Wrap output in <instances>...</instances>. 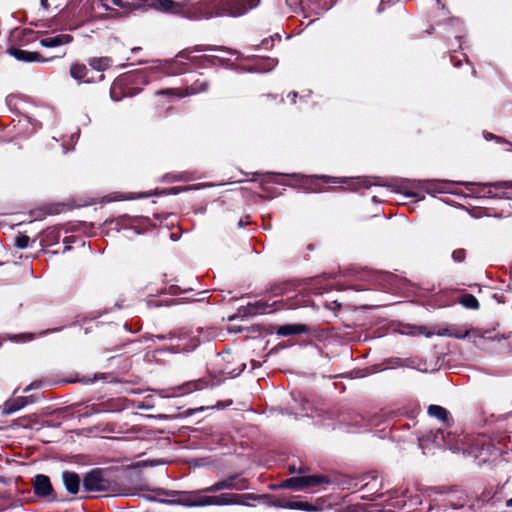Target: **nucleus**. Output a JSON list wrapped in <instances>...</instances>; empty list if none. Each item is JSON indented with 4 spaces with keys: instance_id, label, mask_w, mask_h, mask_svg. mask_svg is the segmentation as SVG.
I'll return each mask as SVG.
<instances>
[{
    "instance_id": "obj_1",
    "label": "nucleus",
    "mask_w": 512,
    "mask_h": 512,
    "mask_svg": "<svg viewBox=\"0 0 512 512\" xmlns=\"http://www.w3.org/2000/svg\"><path fill=\"white\" fill-rule=\"evenodd\" d=\"M83 487L87 492H118V483L112 473L104 469H93L83 478Z\"/></svg>"
},
{
    "instance_id": "obj_2",
    "label": "nucleus",
    "mask_w": 512,
    "mask_h": 512,
    "mask_svg": "<svg viewBox=\"0 0 512 512\" xmlns=\"http://www.w3.org/2000/svg\"><path fill=\"white\" fill-rule=\"evenodd\" d=\"M249 489V482L239 474L231 475L221 481L215 482L209 487L203 489L206 493H215L221 490L242 491Z\"/></svg>"
},
{
    "instance_id": "obj_3",
    "label": "nucleus",
    "mask_w": 512,
    "mask_h": 512,
    "mask_svg": "<svg viewBox=\"0 0 512 512\" xmlns=\"http://www.w3.org/2000/svg\"><path fill=\"white\" fill-rule=\"evenodd\" d=\"M429 443L439 448L448 447L452 449L450 434H445V432L441 429H437L435 432L431 431L419 438V446L421 449H428Z\"/></svg>"
},
{
    "instance_id": "obj_4",
    "label": "nucleus",
    "mask_w": 512,
    "mask_h": 512,
    "mask_svg": "<svg viewBox=\"0 0 512 512\" xmlns=\"http://www.w3.org/2000/svg\"><path fill=\"white\" fill-rule=\"evenodd\" d=\"M412 189H423L427 193H445L447 192L444 183L436 180L412 181L410 183ZM407 197H419V193L415 190L405 191Z\"/></svg>"
},
{
    "instance_id": "obj_5",
    "label": "nucleus",
    "mask_w": 512,
    "mask_h": 512,
    "mask_svg": "<svg viewBox=\"0 0 512 512\" xmlns=\"http://www.w3.org/2000/svg\"><path fill=\"white\" fill-rule=\"evenodd\" d=\"M202 493L206 492L203 491V489L199 491L181 492L177 500H175V503L186 507L208 506V496H204Z\"/></svg>"
},
{
    "instance_id": "obj_6",
    "label": "nucleus",
    "mask_w": 512,
    "mask_h": 512,
    "mask_svg": "<svg viewBox=\"0 0 512 512\" xmlns=\"http://www.w3.org/2000/svg\"><path fill=\"white\" fill-rule=\"evenodd\" d=\"M249 495H240L235 493H222L219 495L208 496V506H228V505H244V498Z\"/></svg>"
},
{
    "instance_id": "obj_7",
    "label": "nucleus",
    "mask_w": 512,
    "mask_h": 512,
    "mask_svg": "<svg viewBox=\"0 0 512 512\" xmlns=\"http://www.w3.org/2000/svg\"><path fill=\"white\" fill-rule=\"evenodd\" d=\"M174 338V335L169 336V339ZM176 339L178 342L173 346V351L176 353L192 351L199 344V341L195 336H187L186 334H181L176 337Z\"/></svg>"
},
{
    "instance_id": "obj_8",
    "label": "nucleus",
    "mask_w": 512,
    "mask_h": 512,
    "mask_svg": "<svg viewBox=\"0 0 512 512\" xmlns=\"http://www.w3.org/2000/svg\"><path fill=\"white\" fill-rule=\"evenodd\" d=\"M148 6L156 11L171 14H180L183 10L182 5L174 0H152Z\"/></svg>"
},
{
    "instance_id": "obj_9",
    "label": "nucleus",
    "mask_w": 512,
    "mask_h": 512,
    "mask_svg": "<svg viewBox=\"0 0 512 512\" xmlns=\"http://www.w3.org/2000/svg\"><path fill=\"white\" fill-rule=\"evenodd\" d=\"M34 492L39 497H47L52 492L50 479L46 475L39 474L33 480Z\"/></svg>"
},
{
    "instance_id": "obj_10",
    "label": "nucleus",
    "mask_w": 512,
    "mask_h": 512,
    "mask_svg": "<svg viewBox=\"0 0 512 512\" xmlns=\"http://www.w3.org/2000/svg\"><path fill=\"white\" fill-rule=\"evenodd\" d=\"M73 40L69 34H57L53 36L43 37L39 40V44L46 48H55L71 43Z\"/></svg>"
},
{
    "instance_id": "obj_11",
    "label": "nucleus",
    "mask_w": 512,
    "mask_h": 512,
    "mask_svg": "<svg viewBox=\"0 0 512 512\" xmlns=\"http://www.w3.org/2000/svg\"><path fill=\"white\" fill-rule=\"evenodd\" d=\"M208 88V84L206 82L200 83L198 86V83L196 82L194 85H192L190 88L186 90L185 93H181L178 89H167V90H160L157 92V95H173L176 97H185L188 95L197 94L199 92H204Z\"/></svg>"
},
{
    "instance_id": "obj_12",
    "label": "nucleus",
    "mask_w": 512,
    "mask_h": 512,
    "mask_svg": "<svg viewBox=\"0 0 512 512\" xmlns=\"http://www.w3.org/2000/svg\"><path fill=\"white\" fill-rule=\"evenodd\" d=\"M9 54L19 61L23 62H40L44 61L37 52H30L19 48L9 49Z\"/></svg>"
},
{
    "instance_id": "obj_13",
    "label": "nucleus",
    "mask_w": 512,
    "mask_h": 512,
    "mask_svg": "<svg viewBox=\"0 0 512 512\" xmlns=\"http://www.w3.org/2000/svg\"><path fill=\"white\" fill-rule=\"evenodd\" d=\"M260 0H247V2H234L230 7V15L234 17L242 16L249 10L257 7Z\"/></svg>"
},
{
    "instance_id": "obj_14",
    "label": "nucleus",
    "mask_w": 512,
    "mask_h": 512,
    "mask_svg": "<svg viewBox=\"0 0 512 512\" xmlns=\"http://www.w3.org/2000/svg\"><path fill=\"white\" fill-rule=\"evenodd\" d=\"M31 397H18L16 399H12L6 401L3 407V413L6 415H10L14 412L19 411L24 408L28 403H31Z\"/></svg>"
},
{
    "instance_id": "obj_15",
    "label": "nucleus",
    "mask_w": 512,
    "mask_h": 512,
    "mask_svg": "<svg viewBox=\"0 0 512 512\" xmlns=\"http://www.w3.org/2000/svg\"><path fill=\"white\" fill-rule=\"evenodd\" d=\"M62 480L69 493L76 494L79 491L80 478L76 473L65 471L62 474Z\"/></svg>"
},
{
    "instance_id": "obj_16",
    "label": "nucleus",
    "mask_w": 512,
    "mask_h": 512,
    "mask_svg": "<svg viewBox=\"0 0 512 512\" xmlns=\"http://www.w3.org/2000/svg\"><path fill=\"white\" fill-rule=\"evenodd\" d=\"M306 331V327L304 325H296V324H286L279 326L277 328V335L279 336H289L300 334Z\"/></svg>"
},
{
    "instance_id": "obj_17",
    "label": "nucleus",
    "mask_w": 512,
    "mask_h": 512,
    "mask_svg": "<svg viewBox=\"0 0 512 512\" xmlns=\"http://www.w3.org/2000/svg\"><path fill=\"white\" fill-rule=\"evenodd\" d=\"M88 74V69L84 64H73L70 67V75L73 79L77 81H83L85 83H89L90 80L86 79V76Z\"/></svg>"
},
{
    "instance_id": "obj_18",
    "label": "nucleus",
    "mask_w": 512,
    "mask_h": 512,
    "mask_svg": "<svg viewBox=\"0 0 512 512\" xmlns=\"http://www.w3.org/2000/svg\"><path fill=\"white\" fill-rule=\"evenodd\" d=\"M284 509H292V510H303V511H313L314 506L308 502L304 501H286L285 503L278 505Z\"/></svg>"
},
{
    "instance_id": "obj_19",
    "label": "nucleus",
    "mask_w": 512,
    "mask_h": 512,
    "mask_svg": "<svg viewBox=\"0 0 512 512\" xmlns=\"http://www.w3.org/2000/svg\"><path fill=\"white\" fill-rule=\"evenodd\" d=\"M112 64V60L109 57H94L89 60V65L92 69L103 72L109 68Z\"/></svg>"
},
{
    "instance_id": "obj_20",
    "label": "nucleus",
    "mask_w": 512,
    "mask_h": 512,
    "mask_svg": "<svg viewBox=\"0 0 512 512\" xmlns=\"http://www.w3.org/2000/svg\"><path fill=\"white\" fill-rule=\"evenodd\" d=\"M428 414L442 422L448 420V411L439 405H430L428 407Z\"/></svg>"
},
{
    "instance_id": "obj_21",
    "label": "nucleus",
    "mask_w": 512,
    "mask_h": 512,
    "mask_svg": "<svg viewBox=\"0 0 512 512\" xmlns=\"http://www.w3.org/2000/svg\"><path fill=\"white\" fill-rule=\"evenodd\" d=\"M302 482H304V489L309 487H314L320 485L322 483H327L328 480L324 476L311 475V476H302Z\"/></svg>"
},
{
    "instance_id": "obj_22",
    "label": "nucleus",
    "mask_w": 512,
    "mask_h": 512,
    "mask_svg": "<svg viewBox=\"0 0 512 512\" xmlns=\"http://www.w3.org/2000/svg\"><path fill=\"white\" fill-rule=\"evenodd\" d=\"M281 486L296 491L304 490V482H302V476L286 479Z\"/></svg>"
},
{
    "instance_id": "obj_23",
    "label": "nucleus",
    "mask_w": 512,
    "mask_h": 512,
    "mask_svg": "<svg viewBox=\"0 0 512 512\" xmlns=\"http://www.w3.org/2000/svg\"><path fill=\"white\" fill-rule=\"evenodd\" d=\"M414 333H417V334H425L426 337H431L432 335L436 334L438 336H447V337H451V334H452V326L451 327H446V328H440L438 331L436 332H425V327H417L416 328V331Z\"/></svg>"
},
{
    "instance_id": "obj_24",
    "label": "nucleus",
    "mask_w": 512,
    "mask_h": 512,
    "mask_svg": "<svg viewBox=\"0 0 512 512\" xmlns=\"http://www.w3.org/2000/svg\"><path fill=\"white\" fill-rule=\"evenodd\" d=\"M461 304L469 309H478L479 308V302L475 296L472 294H466L461 299Z\"/></svg>"
},
{
    "instance_id": "obj_25",
    "label": "nucleus",
    "mask_w": 512,
    "mask_h": 512,
    "mask_svg": "<svg viewBox=\"0 0 512 512\" xmlns=\"http://www.w3.org/2000/svg\"><path fill=\"white\" fill-rule=\"evenodd\" d=\"M121 88H122V80L119 79L113 83L110 89V96L113 101H119L121 99Z\"/></svg>"
},
{
    "instance_id": "obj_26",
    "label": "nucleus",
    "mask_w": 512,
    "mask_h": 512,
    "mask_svg": "<svg viewBox=\"0 0 512 512\" xmlns=\"http://www.w3.org/2000/svg\"><path fill=\"white\" fill-rule=\"evenodd\" d=\"M469 333L470 331L468 329L452 326L451 337L456 339H465L469 335Z\"/></svg>"
},
{
    "instance_id": "obj_27",
    "label": "nucleus",
    "mask_w": 512,
    "mask_h": 512,
    "mask_svg": "<svg viewBox=\"0 0 512 512\" xmlns=\"http://www.w3.org/2000/svg\"><path fill=\"white\" fill-rule=\"evenodd\" d=\"M342 422H344L347 426L361 427L362 423L364 422V417L359 414H355L351 416L350 422H348L346 419H343Z\"/></svg>"
},
{
    "instance_id": "obj_28",
    "label": "nucleus",
    "mask_w": 512,
    "mask_h": 512,
    "mask_svg": "<svg viewBox=\"0 0 512 512\" xmlns=\"http://www.w3.org/2000/svg\"><path fill=\"white\" fill-rule=\"evenodd\" d=\"M29 237L26 235H19L15 238V245L20 249H25L29 245Z\"/></svg>"
},
{
    "instance_id": "obj_29",
    "label": "nucleus",
    "mask_w": 512,
    "mask_h": 512,
    "mask_svg": "<svg viewBox=\"0 0 512 512\" xmlns=\"http://www.w3.org/2000/svg\"><path fill=\"white\" fill-rule=\"evenodd\" d=\"M355 181L359 186H363L366 188L377 184L372 178L368 177H358L355 179Z\"/></svg>"
},
{
    "instance_id": "obj_30",
    "label": "nucleus",
    "mask_w": 512,
    "mask_h": 512,
    "mask_svg": "<svg viewBox=\"0 0 512 512\" xmlns=\"http://www.w3.org/2000/svg\"><path fill=\"white\" fill-rule=\"evenodd\" d=\"M485 186L494 187L495 189H511L512 188V182L500 181V182H494V183H490V184H485Z\"/></svg>"
},
{
    "instance_id": "obj_31",
    "label": "nucleus",
    "mask_w": 512,
    "mask_h": 512,
    "mask_svg": "<svg viewBox=\"0 0 512 512\" xmlns=\"http://www.w3.org/2000/svg\"><path fill=\"white\" fill-rule=\"evenodd\" d=\"M465 256H466V253H465V250H463V249L454 250L453 253H452V259L455 262H462V261H464Z\"/></svg>"
},
{
    "instance_id": "obj_32",
    "label": "nucleus",
    "mask_w": 512,
    "mask_h": 512,
    "mask_svg": "<svg viewBox=\"0 0 512 512\" xmlns=\"http://www.w3.org/2000/svg\"><path fill=\"white\" fill-rule=\"evenodd\" d=\"M265 63H266V66L264 68H261L260 70H262V71H270V70H272L276 66L277 61L275 59H270L269 58V59H267L265 61Z\"/></svg>"
},
{
    "instance_id": "obj_33",
    "label": "nucleus",
    "mask_w": 512,
    "mask_h": 512,
    "mask_svg": "<svg viewBox=\"0 0 512 512\" xmlns=\"http://www.w3.org/2000/svg\"><path fill=\"white\" fill-rule=\"evenodd\" d=\"M273 41H274V38L271 37V38H266L262 41V46L265 48V49H270L272 46H273Z\"/></svg>"
},
{
    "instance_id": "obj_34",
    "label": "nucleus",
    "mask_w": 512,
    "mask_h": 512,
    "mask_svg": "<svg viewBox=\"0 0 512 512\" xmlns=\"http://www.w3.org/2000/svg\"><path fill=\"white\" fill-rule=\"evenodd\" d=\"M149 3H146L145 1H142V2H138V3H135L133 4V8L134 9H146V8H150L148 6Z\"/></svg>"
},
{
    "instance_id": "obj_35",
    "label": "nucleus",
    "mask_w": 512,
    "mask_h": 512,
    "mask_svg": "<svg viewBox=\"0 0 512 512\" xmlns=\"http://www.w3.org/2000/svg\"><path fill=\"white\" fill-rule=\"evenodd\" d=\"M21 338L22 341H28L33 339L32 334H22V335H16L12 339Z\"/></svg>"
},
{
    "instance_id": "obj_36",
    "label": "nucleus",
    "mask_w": 512,
    "mask_h": 512,
    "mask_svg": "<svg viewBox=\"0 0 512 512\" xmlns=\"http://www.w3.org/2000/svg\"><path fill=\"white\" fill-rule=\"evenodd\" d=\"M485 137H486V139H496V140H497V142H499V143H507V144H510V143H509L508 141H506L505 139H502V138H500V137L494 136V135H492V134H487Z\"/></svg>"
},
{
    "instance_id": "obj_37",
    "label": "nucleus",
    "mask_w": 512,
    "mask_h": 512,
    "mask_svg": "<svg viewBox=\"0 0 512 512\" xmlns=\"http://www.w3.org/2000/svg\"><path fill=\"white\" fill-rule=\"evenodd\" d=\"M40 384L37 383V382H34V383H31L30 385H28L27 387L24 388V392H29L30 390L32 389H37L39 388Z\"/></svg>"
},
{
    "instance_id": "obj_38",
    "label": "nucleus",
    "mask_w": 512,
    "mask_h": 512,
    "mask_svg": "<svg viewBox=\"0 0 512 512\" xmlns=\"http://www.w3.org/2000/svg\"><path fill=\"white\" fill-rule=\"evenodd\" d=\"M319 178L322 179L326 183H328V182H336V178H332V177H329V176H320Z\"/></svg>"
},
{
    "instance_id": "obj_39",
    "label": "nucleus",
    "mask_w": 512,
    "mask_h": 512,
    "mask_svg": "<svg viewBox=\"0 0 512 512\" xmlns=\"http://www.w3.org/2000/svg\"><path fill=\"white\" fill-rule=\"evenodd\" d=\"M112 2L116 5V6H119V7H124L125 6V3L123 0H112Z\"/></svg>"
},
{
    "instance_id": "obj_40",
    "label": "nucleus",
    "mask_w": 512,
    "mask_h": 512,
    "mask_svg": "<svg viewBox=\"0 0 512 512\" xmlns=\"http://www.w3.org/2000/svg\"><path fill=\"white\" fill-rule=\"evenodd\" d=\"M40 2H41V5H42L45 9H47V8H48V6H49V5H48V0H40Z\"/></svg>"
},
{
    "instance_id": "obj_41",
    "label": "nucleus",
    "mask_w": 512,
    "mask_h": 512,
    "mask_svg": "<svg viewBox=\"0 0 512 512\" xmlns=\"http://www.w3.org/2000/svg\"><path fill=\"white\" fill-rule=\"evenodd\" d=\"M461 184L465 185L466 187L475 185L474 183H471V182H461Z\"/></svg>"
},
{
    "instance_id": "obj_42",
    "label": "nucleus",
    "mask_w": 512,
    "mask_h": 512,
    "mask_svg": "<svg viewBox=\"0 0 512 512\" xmlns=\"http://www.w3.org/2000/svg\"><path fill=\"white\" fill-rule=\"evenodd\" d=\"M292 96L293 97V101H295V98L297 97V93L296 92H292L288 95V97Z\"/></svg>"
},
{
    "instance_id": "obj_43",
    "label": "nucleus",
    "mask_w": 512,
    "mask_h": 512,
    "mask_svg": "<svg viewBox=\"0 0 512 512\" xmlns=\"http://www.w3.org/2000/svg\"><path fill=\"white\" fill-rule=\"evenodd\" d=\"M156 338L160 339V340H164L166 338H168L166 335H157Z\"/></svg>"
},
{
    "instance_id": "obj_44",
    "label": "nucleus",
    "mask_w": 512,
    "mask_h": 512,
    "mask_svg": "<svg viewBox=\"0 0 512 512\" xmlns=\"http://www.w3.org/2000/svg\"><path fill=\"white\" fill-rule=\"evenodd\" d=\"M312 290H314L315 293L321 294V291L316 289L315 287H311Z\"/></svg>"
},
{
    "instance_id": "obj_45",
    "label": "nucleus",
    "mask_w": 512,
    "mask_h": 512,
    "mask_svg": "<svg viewBox=\"0 0 512 512\" xmlns=\"http://www.w3.org/2000/svg\"><path fill=\"white\" fill-rule=\"evenodd\" d=\"M507 506L512 507V498L507 501Z\"/></svg>"
},
{
    "instance_id": "obj_46",
    "label": "nucleus",
    "mask_w": 512,
    "mask_h": 512,
    "mask_svg": "<svg viewBox=\"0 0 512 512\" xmlns=\"http://www.w3.org/2000/svg\"><path fill=\"white\" fill-rule=\"evenodd\" d=\"M297 306H298V304H289V305H288V307H289V308H295V307H297Z\"/></svg>"
},
{
    "instance_id": "obj_47",
    "label": "nucleus",
    "mask_w": 512,
    "mask_h": 512,
    "mask_svg": "<svg viewBox=\"0 0 512 512\" xmlns=\"http://www.w3.org/2000/svg\"><path fill=\"white\" fill-rule=\"evenodd\" d=\"M318 281H319L318 279H314V280L311 281V284L315 285Z\"/></svg>"
},
{
    "instance_id": "obj_48",
    "label": "nucleus",
    "mask_w": 512,
    "mask_h": 512,
    "mask_svg": "<svg viewBox=\"0 0 512 512\" xmlns=\"http://www.w3.org/2000/svg\"><path fill=\"white\" fill-rule=\"evenodd\" d=\"M372 200H373L374 202H377V198H376V196H373Z\"/></svg>"
}]
</instances>
